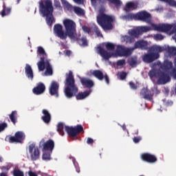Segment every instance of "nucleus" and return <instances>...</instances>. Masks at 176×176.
Here are the masks:
<instances>
[{
  "mask_svg": "<svg viewBox=\"0 0 176 176\" xmlns=\"http://www.w3.org/2000/svg\"><path fill=\"white\" fill-rule=\"evenodd\" d=\"M66 78L64 82L65 89L64 94L67 98H72V97H76V100H85L86 97L90 96L91 91H85L84 92H79V88L78 85L75 83V78H74V74L72 71L65 74Z\"/></svg>",
  "mask_w": 176,
  "mask_h": 176,
  "instance_id": "nucleus-1",
  "label": "nucleus"
},
{
  "mask_svg": "<svg viewBox=\"0 0 176 176\" xmlns=\"http://www.w3.org/2000/svg\"><path fill=\"white\" fill-rule=\"evenodd\" d=\"M39 5V12L43 14V17H46V23L49 27L53 25V23L56 21L54 20V16H53V12H54V8H53V3L52 0H40L38 2Z\"/></svg>",
  "mask_w": 176,
  "mask_h": 176,
  "instance_id": "nucleus-2",
  "label": "nucleus"
},
{
  "mask_svg": "<svg viewBox=\"0 0 176 176\" xmlns=\"http://www.w3.org/2000/svg\"><path fill=\"white\" fill-rule=\"evenodd\" d=\"M166 49L164 47H162L160 45H153L149 48L148 52L142 56V58L144 63L151 64V63H153V61H155V60H157V58L160 57V54L159 53H162Z\"/></svg>",
  "mask_w": 176,
  "mask_h": 176,
  "instance_id": "nucleus-3",
  "label": "nucleus"
},
{
  "mask_svg": "<svg viewBox=\"0 0 176 176\" xmlns=\"http://www.w3.org/2000/svg\"><path fill=\"white\" fill-rule=\"evenodd\" d=\"M96 21L102 30H112L113 28L112 23L115 21V17L104 12H100L96 16Z\"/></svg>",
  "mask_w": 176,
  "mask_h": 176,
  "instance_id": "nucleus-4",
  "label": "nucleus"
},
{
  "mask_svg": "<svg viewBox=\"0 0 176 176\" xmlns=\"http://www.w3.org/2000/svg\"><path fill=\"white\" fill-rule=\"evenodd\" d=\"M66 35L70 39H76V23L72 19H66L63 21Z\"/></svg>",
  "mask_w": 176,
  "mask_h": 176,
  "instance_id": "nucleus-5",
  "label": "nucleus"
},
{
  "mask_svg": "<svg viewBox=\"0 0 176 176\" xmlns=\"http://www.w3.org/2000/svg\"><path fill=\"white\" fill-rule=\"evenodd\" d=\"M136 21H142L150 24L152 23V15L145 10L140 11L136 13Z\"/></svg>",
  "mask_w": 176,
  "mask_h": 176,
  "instance_id": "nucleus-6",
  "label": "nucleus"
},
{
  "mask_svg": "<svg viewBox=\"0 0 176 176\" xmlns=\"http://www.w3.org/2000/svg\"><path fill=\"white\" fill-rule=\"evenodd\" d=\"M38 147L42 149L43 152L48 151V152H53L54 149V142L52 140H49L47 142H45L44 139H42L40 142Z\"/></svg>",
  "mask_w": 176,
  "mask_h": 176,
  "instance_id": "nucleus-7",
  "label": "nucleus"
},
{
  "mask_svg": "<svg viewBox=\"0 0 176 176\" xmlns=\"http://www.w3.org/2000/svg\"><path fill=\"white\" fill-rule=\"evenodd\" d=\"M65 130L67 133L69 137H76L78 134L83 131V126L81 124H78L76 126H65Z\"/></svg>",
  "mask_w": 176,
  "mask_h": 176,
  "instance_id": "nucleus-8",
  "label": "nucleus"
},
{
  "mask_svg": "<svg viewBox=\"0 0 176 176\" xmlns=\"http://www.w3.org/2000/svg\"><path fill=\"white\" fill-rule=\"evenodd\" d=\"M29 153L32 162L39 160V157H41V150H39V148L35 146V144L29 145Z\"/></svg>",
  "mask_w": 176,
  "mask_h": 176,
  "instance_id": "nucleus-9",
  "label": "nucleus"
},
{
  "mask_svg": "<svg viewBox=\"0 0 176 176\" xmlns=\"http://www.w3.org/2000/svg\"><path fill=\"white\" fill-rule=\"evenodd\" d=\"M151 27L155 31H159L160 32H168V31H170L173 28L171 24L168 23H162L159 25L153 23Z\"/></svg>",
  "mask_w": 176,
  "mask_h": 176,
  "instance_id": "nucleus-10",
  "label": "nucleus"
},
{
  "mask_svg": "<svg viewBox=\"0 0 176 176\" xmlns=\"http://www.w3.org/2000/svg\"><path fill=\"white\" fill-rule=\"evenodd\" d=\"M25 140V135L22 131H17L14 136H8V141L11 144L13 142L21 143Z\"/></svg>",
  "mask_w": 176,
  "mask_h": 176,
  "instance_id": "nucleus-11",
  "label": "nucleus"
},
{
  "mask_svg": "<svg viewBox=\"0 0 176 176\" xmlns=\"http://www.w3.org/2000/svg\"><path fill=\"white\" fill-rule=\"evenodd\" d=\"M54 32L60 39H67V34L63 30V25L61 24L57 23L54 25Z\"/></svg>",
  "mask_w": 176,
  "mask_h": 176,
  "instance_id": "nucleus-12",
  "label": "nucleus"
},
{
  "mask_svg": "<svg viewBox=\"0 0 176 176\" xmlns=\"http://www.w3.org/2000/svg\"><path fill=\"white\" fill-rule=\"evenodd\" d=\"M92 75L93 76H95L96 79H98V80H102L103 79H104L107 85H109V77L107 74L104 75L101 70H94L92 72Z\"/></svg>",
  "mask_w": 176,
  "mask_h": 176,
  "instance_id": "nucleus-13",
  "label": "nucleus"
},
{
  "mask_svg": "<svg viewBox=\"0 0 176 176\" xmlns=\"http://www.w3.org/2000/svg\"><path fill=\"white\" fill-rule=\"evenodd\" d=\"M60 85L58 82L56 81H52L49 88V93L50 96H54V97H58V89Z\"/></svg>",
  "mask_w": 176,
  "mask_h": 176,
  "instance_id": "nucleus-14",
  "label": "nucleus"
},
{
  "mask_svg": "<svg viewBox=\"0 0 176 176\" xmlns=\"http://www.w3.org/2000/svg\"><path fill=\"white\" fill-rule=\"evenodd\" d=\"M116 53L120 57H129V56H131L132 52L130 49H126L123 46L118 45Z\"/></svg>",
  "mask_w": 176,
  "mask_h": 176,
  "instance_id": "nucleus-15",
  "label": "nucleus"
},
{
  "mask_svg": "<svg viewBox=\"0 0 176 176\" xmlns=\"http://www.w3.org/2000/svg\"><path fill=\"white\" fill-rule=\"evenodd\" d=\"M170 78L168 74L164 72H160L159 74V79L157 80L158 85H166L168 82H170Z\"/></svg>",
  "mask_w": 176,
  "mask_h": 176,
  "instance_id": "nucleus-16",
  "label": "nucleus"
},
{
  "mask_svg": "<svg viewBox=\"0 0 176 176\" xmlns=\"http://www.w3.org/2000/svg\"><path fill=\"white\" fill-rule=\"evenodd\" d=\"M140 96L143 97L144 100L148 101H152L153 100V93L147 87H144L140 91Z\"/></svg>",
  "mask_w": 176,
  "mask_h": 176,
  "instance_id": "nucleus-17",
  "label": "nucleus"
},
{
  "mask_svg": "<svg viewBox=\"0 0 176 176\" xmlns=\"http://www.w3.org/2000/svg\"><path fill=\"white\" fill-rule=\"evenodd\" d=\"M141 159L143 160L144 162H146L147 163H156L157 162V158L156 156L149 154L148 153H145L142 154Z\"/></svg>",
  "mask_w": 176,
  "mask_h": 176,
  "instance_id": "nucleus-18",
  "label": "nucleus"
},
{
  "mask_svg": "<svg viewBox=\"0 0 176 176\" xmlns=\"http://www.w3.org/2000/svg\"><path fill=\"white\" fill-rule=\"evenodd\" d=\"M45 90H46L45 84L39 82L36 87L33 88L32 91L34 94H36V96H39L41 94H43V93H45Z\"/></svg>",
  "mask_w": 176,
  "mask_h": 176,
  "instance_id": "nucleus-19",
  "label": "nucleus"
},
{
  "mask_svg": "<svg viewBox=\"0 0 176 176\" xmlns=\"http://www.w3.org/2000/svg\"><path fill=\"white\" fill-rule=\"evenodd\" d=\"M134 49H140V50H148V42L144 40H140L135 43Z\"/></svg>",
  "mask_w": 176,
  "mask_h": 176,
  "instance_id": "nucleus-20",
  "label": "nucleus"
},
{
  "mask_svg": "<svg viewBox=\"0 0 176 176\" xmlns=\"http://www.w3.org/2000/svg\"><path fill=\"white\" fill-rule=\"evenodd\" d=\"M42 113L43 116H41V120H43V122L46 124H49L52 121V115L49 111L45 109L42 110Z\"/></svg>",
  "mask_w": 176,
  "mask_h": 176,
  "instance_id": "nucleus-21",
  "label": "nucleus"
},
{
  "mask_svg": "<svg viewBox=\"0 0 176 176\" xmlns=\"http://www.w3.org/2000/svg\"><path fill=\"white\" fill-rule=\"evenodd\" d=\"M98 53L104 58V60H108L112 57V55L109 52H107L104 48L98 47Z\"/></svg>",
  "mask_w": 176,
  "mask_h": 176,
  "instance_id": "nucleus-22",
  "label": "nucleus"
},
{
  "mask_svg": "<svg viewBox=\"0 0 176 176\" xmlns=\"http://www.w3.org/2000/svg\"><path fill=\"white\" fill-rule=\"evenodd\" d=\"M120 19L122 20H126V21H133V20L137 21V14L129 12L125 15H122L120 16Z\"/></svg>",
  "mask_w": 176,
  "mask_h": 176,
  "instance_id": "nucleus-23",
  "label": "nucleus"
},
{
  "mask_svg": "<svg viewBox=\"0 0 176 176\" xmlns=\"http://www.w3.org/2000/svg\"><path fill=\"white\" fill-rule=\"evenodd\" d=\"M77 36H76V38H72L74 39V41H77L78 45L80 46H82V47H86L87 46H89V41H87V38L86 36L82 37L80 38H78Z\"/></svg>",
  "mask_w": 176,
  "mask_h": 176,
  "instance_id": "nucleus-24",
  "label": "nucleus"
},
{
  "mask_svg": "<svg viewBox=\"0 0 176 176\" xmlns=\"http://www.w3.org/2000/svg\"><path fill=\"white\" fill-rule=\"evenodd\" d=\"M138 8V4L133 1H129L125 5V11L130 12V10H135Z\"/></svg>",
  "mask_w": 176,
  "mask_h": 176,
  "instance_id": "nucleus-25",
  "label": "nucleus"
},
{
  "mask_svg": "<svg viewBox=\"0 0 176 176\" xmlns=\"http://www.w3.org/2000/svg\"><path fill=\"white\" fill-rule=\"evenodd\" d=\"M80 82L82 86H85L87 89H91L94 86V82L86 78H81Z\"/></svg>",
  "mask_w": 176,
  "mask_h": 176,
  "instance_id": "nucleus-26",
  "label": "nucleus"
},
{
  "mask_svg": "<svg viewBox=\"0 0 176 176\" xmlns=\"http://www.w3.org/2000/svg\"><path fill=\"white\" fill-rule=\"evenodd\" d=\"M25 73L28 79H34V72H32V68L29 64H26L25 67Z\"/></svg>",
  "mask_w": 176,
  "mask_h": 176,
  "instance_id": "nucleus-27",
  "label": "nucleus"
},
{
  "mask_svg": "<svg viewBox=\"0 0 176 176\" xmlns=\"http://www.w3.org/2000/svg\"><path fill=\"white\" fill-rule=\"evenodd\" d=\"M45 56H41V60L37 63L38 69L40 72L44 71L45 68H46V60L45 61Z\"/></svg>",
  "mask_w": 176,
  "mask_h": 176,
  "instance_id": "nucleus-28",
  "label": "nucleus"
},
{
  "mask_svg": "<svg viewBox=\"0 0 176 176\" xmlns=\"http://www.w3.org/2000/svg\"><path fill=\"white\" fill-rule=\"evenodd\" d=\"M9 118L14 126H16V124L17 123V111H12V113L9 115Z\"/></svg>",
  "mask_w": 176,
  "mask_h": 176,
  "instance_id": "nucleus-29",
  "label": "nucleus"
},
{
  "mask_svg": "<svg viewBox=\"0 0 176 176\" xmlns=\"http://www.w3.org/2000/svg\"><path fill=\"white\" fill-rule=\"evenodd\" d=\"M45 64H46L45 74L51 76V75H53V67H52V65H50V62H49V60H46Z\"/></svg>",
  "mask_w": 176,
  "mask_h": 176,
  "instance_id": "nucleus-30",
  "label": "nucleus"
},
{
  "mask_svg": "<svg viewBox=\"0 0 176 176\" xmlns=\"http://www.w3.org/2000/svg\"><path fill=\"white\" fill-rule=\"evenodd\" d=\"M162 68L164 71H168V69H171V68H173V62L170 60H166L162 66Z\"/></svg>",
  "mask_w": 176,
  "mask_h": 176,
  "instance_id": "nucleus-31",
  "label": "nucleus"
},
{
  "mask_svg": "<svg viewBox=\"0 0 176 176\" xmlns=\"http://www.w3.org/2000/svg\"><path fill=\"white\" fill-rule=\"evenodd\" d=\"M10 12H12V8L6 7L5 4L3 6V10L1 12V14L2 17H5L7 14H10Z\"/></svg>",
  "mask_w": 176,
  "mask_h": 176,
  "instance_id": "nucleus-32",
  "label": "nucleus"
},
{
  "mask_svg": "<svg viewBox=\"0 0 176 176\" xmlns=\"http://www.w3.org/2000/svg\"><path fill=\"white\" fill-rule=\"evenodd\" d=\"M129 35L132 36V38H138L140 35H141V33L140 32V29H133L129 32Z\"/></svg>",
  "mask_w": 176,
  "mask_h": 176,
  "instance_id": "nucleus-33",
  "label": "nucleus"
},
{
  "mask_svg": "<svg viewBox=\"0 0 176 176\" xmlns=\"http://www.w3.org/2000/svg\"><path fill=\"white\" fill-rule=\"evenodd\" d=\"M164 52H167L169 56H176V47H168L167 48L164 47Z\"/></svg>",
  "mask_w": 176,
  "mask_h": 176,
  "instance_id": "nucleus-34",
  "label": "nucleus"
},
{
  "mask_svg": "<svg viewBox=\"0 0 176 176\" xmlns=\"http://www.w3.org/2000/svg\"><path fill=\"white\" fill-rule=\"evenodd\" d=\"M57 131L60 134V135L64 136L65 133H64V123L63 122H59L57 124Z\"/></svg>",
  "mask_w": 176,
  "mask_h": 176,
  "instance_id": "nucleus-35",
  "label": "nucleus"
},
{
  "mask_svg": "<svg viewBox=\"0 0 176 176\" xmlns=\"http://www.w3.org/2000/svg\"><path fill=\"white\" fill-rule=\"evenodd\" d=\"M42 159L45 162L50 161L52 160V152H44L42 155Z\"/></svg>",
  "mask_w": 176,
  "mask_h": 176,
  "instance_id": "nucleus-36",
  "label": "nucleus"
},
{
  "mask_svg": "<svg viewBox=\"0 0 176 176\" xmlns=\"http://www.w3.org/2000/svg\"><path fill=\"white\" fill-rule=\"evenodd\" d=\"M74 12L77 16H85V10L80 7H74Z\"/></svg>",
  "mask_w": 176,
  "mask_h": 176,
  "instance_id": "nucleus-37",
  "label": "nucleus"
},
{
  "mask_svg": "<svg viewBox=\"0 0 176 176\" xmlns=\"http://www.w3.org/2000/svg\"><path fill=\"white\" fill-rule=\"evenodd\" d=\"M2 162H3V158H2V157H0V162L2 163ZM11 168H12V165L10 164H8L6 166L0 167L1 171H4V173H8V171H9V170H10Z\"/></svg>",
  "mask_w": 176,
  "mask_h": 176,
  "instance_id": "nucleus-38",
  "label": "nucleus"
},
{
  "mask_svg": "<svg viewBox=\"0 0 176 176\" xmlns=\"http://www.w3.org/2000/svg\"><path fill=\"white\" fill-rule=\"evenodd\" d=\"M12 174L13 176H24V172L19 168H14L12 170Z\"/></svg>",
  "mask_w": 176,
  "mask_h": 176,
  "instance_id": "nucleus-39",
  "label": "nucleus"
},
{
  "mask_svg": "<svg viewBox=\"0 0 176 176\" xmlns=\"http://www.w3.org/2000/svg\"><path fill=\"white\" fill-rule=\"evenodd\" d=\"M37 54L38 56H43L42 57H46V52H45V49L41 46L38 47L37 48Z\"/></svg>",
  "mask_w": 176,
  "mask_h": 176,
  "instance_id": "nucleus-40",
  "label": "nucleus"
},
{
  "mask_svg": "<svg viewBox=\"0 0 176 176\" xmlns=\"http://www.w3.org/2000/svg\"><path fill=\"white\" fill-rule=\"evenodd\" d=\"M138 29L140 34H142V32H148V31H151V27L148 26H141Z\"/></svg>",
  "mask_w": 176,
  "mask_h": 176,
  "instance_id": "nucleus-41",
  "label": "nucleus"
},
{
  "mask_svg": "<svg viewBox=\"0 0 176 176\" xmlns=\"http://www.w3.org/2000/svg\"><path fill=\"white\" fill-rule=\"evenodd\" d=\"M124 41H125L126 43H133V42H134V38L131 36H125L124 37Z\"/></svg>",
  "mask_w": 176,
  "mask_h": 176,
  "instance_id": "nucleus-42",
  "label": "nucleus"
},
{
  "mask_svg": "<svg viewBox=\"0 0 176 176\" xmlns=\"http://www.w3.org/2000/svg\"><path fill=\"white\" fill-rule=\"evenodd\" d=\"M105 47L107 50H115V45L112 43H107Z\"/></svg>",
  "mask_w": 176,
  "mask_h": 176,
  "instance_id": "nucleus-43",
  "label": "nucleus"
},
{
  "mask_svg": "<svg viewBox=\"0 0 176 176\" xmlns=\"http://www.w3.org/2000/svg\"><path fill=\"white\" fill-rule=\"evenodd\" d=\"M94 31L97 35V36H102V34H101V32L100 31V28H98V26L95 25L94 27Z\"/></svg>",
  "mask_w": 176,
  "mask_h": 176,
  "instance_id": "nucleus-44",
  "label": "nucleus"
},
{
  "mask_svg": "<svg viewBox=\"0 0 176 176\" xmlns=\"http://www.w3.org/2000/svg\"><path fill=\"white\" fill-rule=\"evenodd\" d=\"M82 30L85 34H91V29L90 28L87 27V25H83L82 27Z\"/></svg>",
  "mask_w": 176,
  "mask_h": 176,
  "instance_id": "nucleus-45",
  "label": "nucleus"
},
{
  "mask_svg": "<svg viewBox=\"0 0 176 176\" xmlns=\"http://www.w3.org/2000/svg\"><path fill=\"white\" fill-rule=\"evenodd\" d=\"M119 76L121 80H124L127 77V73H126V72H122L120 73Z\"/></svg>",
  "mask_w": 176,
  "mask_h": 176,
  "instance_id": "nucleus-46",
  "label": "nucleus"
},
{
  "mask_svg": "<svg viewBox=\"0 0 176 176\" xmlns=\"http://www.w3.org/2000/svg\"><path fill=\"white\" fill-rule=\"evenodd\" d=\"M8 127V124L6 122H3L0 124V133H2Z\"/></svg>",
  "mask_w": 176,
  "mask_h": 176,
  "instance_id": "nucleus-47",
  "label": "nucleus"
},
{
  "mask_svg": "<svg viewBox=\"0 0 176 176\" xmlns=\"http://www.w3.org/2000/svg\"><path fill=\"white\" fill-rule=\"evenodd\" d=\"M155 41H163L164 39V36L160 34H157L154 36Z\"/></svg>",
  "mask_w": 176,
  "mask_h": 176,
  "instance_id": "nucleus-48",
  "label": "nucleus"
},
{
  "mask_svg": "<svg viewBox=\"0 0 176 176\" xmlns=\"http://www.w3.org/2000/svg\"><path fill=\"white\" fill-rule=\"evenodd\" d=\"M73 163L74 164V166L76 167V173H80V168H79V166L76 161H75V159H73Z\"/></svg>",
  "mask_w": 176,
  "mask_h": 176,
  "instance_id": "nucleus-49",
  "label": "nucleus"
},
{
  "mask_svg": "<svg viewBox=\"0 0 176 176\" xmlns=\"http://www.w3.org/2000/svg\"><path fill=\"white\" fill-rule=\"evenodd\" d=\"M126 64V60L124 59H121L117 61V65L118 67H121L122 65H124Z\"/></svg>",
  "mask_w": 176,
  "mask_h": 176,
  "instance_id": "nucleus-50",
  "label": "nucleus"
},
{
  "mask_svg": "<svg viewBox=\"0 0 176 176\" xmlns=\"http://www.w3.org/2000/svg\"><path fill=\"white\" fill-rule=\"evenodd\" d=\"M141 140H142V138H141V136L134 137L133 138V141L135 144H138V142H140Z\"/></svg>",
  "mask_w": 176,
  "mask_h": 176,
  "instance_id": "nucleus-51",
  "label": "nucleus"
},
{
  "mask_svg": "<svg viewBox=\"0 0 176 176\" xmlns=\"http://www.w3.org/2000/svg\"><path fill=\"white\" fill-rule=\"evenodd\" d=\"M137 64V60L134 58H131L129 60V65H131V67H134V65H135Z\"/></svg>",
  "mask_w": 176,
  "mask_h": 176,
  "instance_id": "nucleus-52",
  "label": "nucleus"
},
{
  "mask_svg": "<svg viewBox=\"0 0 176 176\" xmlns=\"http://www.w3.org/2000/svg\"><path fill=\"white\" fill-rule=\"evenodd\" d=\"M129 86L131 88H132L133 90H137V86L133 82H129Z\"/></svg>",
  "mask_w": 176,
  "mask_h": 176,
  "instance_id": "nucleus-53",
  "label": "nucleus"
},
{
  "mask_svg": "<svg viewBox=\"0 0 176 176\" xmlns=\"http://www.w3.org/2000/svg\"><path fill=\"white\" fill-rule=\"evenodd\" d=\"M94 142V140L91 138H88L87 140V144H88L89 145L93 144Z\"/></svg>",
  "mask_w": 176,
  "mask_h": 176,
  "instance_id": "nucleus-54",
  "label": "nucleus"
},
{
  "mask_svg": "<svg viewBox=\"0 0 176 176\" xmlns=\"http://www.w3.org/2000/svg\"><path fill=\"white\" fill-rule=\"evenodd\" d=\"M28 174L29 176H38V175L36 173H34L32 170H29L28 172Z\"/></svg>",
  "mask_w": 176,
  "mask_h": 176,
  "instance_id": "nucleus-55",
  "label": "nucleus"
},
{
  "mask_svg": "<svg viewBox=\"0 0 176 176\" xmlns=\"http://www.w3.org/2000/svg\"><path fill=\"white\" fill-rule=\"evenodd\" d=\"M148 75L151 76V78H153V76H155L156 74L155 73V71L151 70L148 73Z\"/></svg>",
  "mask_w": 176,
  "mask_h": 176,
  "instance_id": "nucleus-56",
  "label": "nucleus"
},
{
  "mask_svg": "<svg viewBox=\"0 0 176 176\" xmlns=\"http://www.w3.org/2000/svg\"><path fill=\"white\" fill-rule=\"evenodd\" d=\"M62 3L65 6H69V3H68V1H67L66 0H63L62 1Z\"/></svg>",
  "mask_w": 176,
  "mask_h": 176,
  "instance_id": "nucleus-57",
  "label": "nucleus"
},
{
  "mask_svg": "<svg viewBox=\"0 0 176 176\" xmlns=\"http://www.w3.org/2000/svg\"><path fill=\"white\" fill-rule=\"evenodd\" d=\"M76 3H78L79 5H82L83 3V0H74Z\"/></svg>",
  "mask_w": 176,
  "mask_h": 176,
  "instance_id": "nucleus-58",
  "label": "nucleus"
},
{
  "mask_svg": "<svg viewBox=\"0 0 176 176\" xmlns=\"http://www.w3.org/2000/svg\"><path fill=\"white\" fill-rule=\"evenodd\" d=\"M55 6L56 8H61V4L60 3L59 1L55 2Z\"/></svg>",
  "mask_w": 176,
  "mask_h": 176,
  "instance_id": "nucleus-59",
  "label": "nucleus"
},
{
  "mask_svg": "<svg viewBox=\"0 0 176 176\" xmlns=\"http://www.w3.org/2000/svg\"><path fill=\"white\" fill-rule=\"evenodd\" d=\"M71 51L70 50H66L65 51V54L66 56H71Z\"/></svg>",
  "mask_w": 176,
  "mask_h": 176,
  "instance_id": "nucleus-60",
  "label": "nucleus"
},
{
  "mask_svg": "<svg viewBox=\"0 0 176 176\" xmlns=\"http://www.w3.org/2000/svg\"><path fill=\"white\" fill-rule=\"evenodd\" d=\"M0 176H9L8 173H0Z\"/></svg>",
  "mask_w": 176,
  "mask_h": 176,
  "instance_id": "nucleus-61",
  "label": "nucleus"
},
{
  "mask_svg": "<svg viewBox=\"0 0 176 176\" xmlns=\"http://www.w3.org/2000/svg\"><path fill=\"white\" fill-rule=\"evenodd\" d=\"M122 130H124V131H126V130H127V128L126 127V124H123L122 126Z\"/></svg>",
  "mask_w": 176,
  "mask_h": 176,
  "instance_id": "nucleus-62",
  "label": "nucleus"
},
{
  "mask_svg": "<svg viewBox=\"0 0 176 176\" xmlns=\"http://www.w3.org/2000/svg\"><path fill=\"white\" fill-rule=\"evenodd\" d=\"M169 104L170 105H173V102L172 101L169 102Z\"/></svg>",
  "mask_w": 176,
  "mask_h": 176,
  "instance_id": "nucleus-63",
  "label": "nucleus"
},
{
  "mask_svg": "<svg viewBox=\"0 0 176 176\" xmlns=\"http://www.w3.org/2000/svg\"><path fill=\"white\" fill-rule=\"evenodd\" d=\"M21 0H17V2H18V3H19V2H20Z\"/></svg>",
  "mask_w": 176,
  "mask_h": 176,
  "instance_id": "nucleus-64",
  "label": "nucleus"
}]
</instances>
